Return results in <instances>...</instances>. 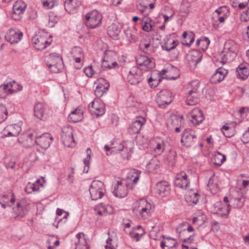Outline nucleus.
Segmentation results:
<instances>
[{"mask_svg": "<svg viewBox=\"0 0 249 249\" xmlns=\"http://www.w3.org/2000/svg\"><path fill=\"white\" fill-rule=\"evenodd\" d=\"M154 206L145 199L135 201L132 205L133 213L139 218L147 219L151 216L154 211Z\"/></svg>", "mask_w": 249, "mask_h": 249, "instance_id": "nucleus-1", "label": "nucleus"}, {"mask_svg": "<svg viewBox=\"0 0 249 249\" xmlns=\"http://www.w3.org/2000/svg\"><path fill=\"white\" fill-rule=\"evenodd\" d=\"M134 147V143L131 141H127L122 143L114 141L111 142V145H106L105 149L107 155H109L112 153H117L118 152L123 151L124 152V158L129 159L131 156Z\"/></svg>", "mask_w": 249, "mask_h": 249, "instance_id": "nucleus-2", "label": "nucleus"}, {"mask_svg": "<svg viewBox=\"0 0 249 249\" xmlns=\"http://www.w3.org/2000/svg\"><path fill=\"white\" fill-rule=\"evenodd\" d=\"M173 70L163 69L161 71H152L151 76L148 79V82L151 88L157 87L161 79H175L177 77L171 75Z\"/></svg>", "mask_w": 249, "mask_h": 249, "instance_id": "nucleus-3", "label": "nucleus"}, {"mask_svg": "<svg viewBox=\"0 0 249 249\" xmlns=\"http://www.w3.org/2000/svg\"><path fill=\"white\" fill-rule=\"evenodd\" d=\"M46 65L50 70L54 73L60 72L63 68L62 57L56 53H52L45 58Z\"/></svg>", "mask_w": 249, "mask_h": 249, "instance_id": "nucleus-4", "label": "nucleus"}, {"mask_svg": "<svg viewBox=\"0 0 249 249\" xmlns=\"http://www.w3.org/2000/svg\"><path fill=\"white\" fill-rule=\"evenodd\" d=\"M237 52V45L232 40H229L226 42L224 45V49L223 52V57L221 62L224 64L228 61H231L236 56Z\"/></svg>", "mask_w": 249, "mask_h": 249, "instance_id": "nucleus-5", "label": "nucleus"}, {"mask_svg": "<svg viewBox=\"0 0 249 249\" xmlns=\"http://www.w3.org/2000/svg\"><path fill=\"white\" fill-rule=\"evenodd\" d=\"M103 16L101 13L94 10L85 16L86 24L88 27L94 29L99 27L102 23Z\"/></svg>", "mask_w": 249, "mask_h": 249, "instance_id": "nucleus-6", "label": "nucleus"}, {"mask_svg": "<svg viewBox=\"0 0 249 249\" xmlns=\"http://www.w3.org/2000/svg\"><path fill=\"white\" fill-rule=\"evenodd\" d=\"M30 209V205L25 200L18 201L16 207L13 208L14 218L15 220H20L26 216Z\"/></svg>", "mask_w": 249, "mask_h": 249, "instance_id": "nucleus-7", "label": "nucleus"}, {"mask_svg": "<svg viewBox=\"0 0 249 249\" xmlns=\"http://www.w3.org/2000/svg\"><path fill=\"white\" fill-rule=\"evenodd\" d=\"M89 191L92 200H96L101 198L106 192L104 183L99 180H93L90 185Z\"/></svg>", "mask_w": 249, "mask_h": 249, "instance_id": "nucleus-8", "label": "nucleus"}, {"mask_svg": "<svg viewBox=\"0 0 249 249\" xmlns=\"http://www.w3.org/2000/svg\"><path fill=\"white\" fill-rule=\"evenodd\" d=\"M230 205L227 197H225L223 202H217L213 205L211 209L214 214H217L221 217H227L230 212Z\"/></svg>", "mask_w": 249, "mask_h": 249, "instance_id": "nucleus-9", "label": "nucleus"}, {"mask_svg": "<svg viewBox=\"0 0 249 249\" xmlns=\"http://www.w3.org/2000/svg\"><path fill=\"white\" fill-rule=\"evenodd\" d=\"M48 35L43 32H39L32 39V44L35 49L42 50L50 45L48 40Z\"/></svg>", "mask_w": 249, "mask_h": 249, "instance_id": "nucleus-10", "label": "nucleus"}, {"mask_svg": "<svg viewBox=\"0 0 249 249\" xmlns=\"http://www.w3.org/2000/svg\"><path fill=\"white\" fill-rule=\"evenodd\" d=\"M183 125V116L182 115L172 114L167 121V126L170 131L174 130L176 132H179Z\"/></svg>", "mask_w": 249, "mask_h": 249, "instance_id": "nucleus-11", "label": "nucleus"}, {"mask_svg": "<svg viewBox=\"0 0 249 249\" xmlns=\"http://www.w3.org/2000/svg\"><path fill=\"white\" fill-rule=\"evenodd\" d=\"M73 130L69 125L64 126L62 128L61 139L63 143L67 147H73L75 145L73 138Z\"/></svg>", "mask_w": 249, "mask_h": 249, "instance_id": "nucleus-12", "label": "nucleus"}, {"mask_svg": "<svg viewBox=\"0 0 249 249\" xmlns=\"http://www.w3.org/2000/svg\"><path fill=\"white\" fill-rule=\"evenodd\" d=\"M172 93L168 90L164 89L160 91L157 95L156 102L160 108H165L172 101Z\"/></svg>", "mask_w": 249, "mask_h": 249, "instance_id": "nucleus-13", "label": "nucleus"}, {"mask_svg": "<svg viewBox=\"0 0 249 249\" xmlns=\"http://www.w3.org/2000/svg\"><path fill=\"white\" fill-rule=\"evenodd\" d=\"M197 139L196 131L190 128L185 129L182 134L181 143L186 147L194 145Z\"/></svg>", "mask_w": 249, "mask_h": 249, "instance_id": "nucleus-14", "label": "nucleus"}, {"mask_svg": "<svg viewBox=\"0 0 249 249\" xmlns=\"http://www.w3.org/2000/svg\"><path fill=\"white\" fill-rule=\"evenodd\" d=\"M229 12L226 7H221L213 14L212 24L214 28H217L219 23H223L228 16Z\"/></svg>", "mask_w": 249, "mask_h": 249, "instance_id": "nucleus-15", "label": "nucleus"}, {"mask_svg": "<svg viewBox=\"0 0 249 249\" xmlns=\"http://www.w3.org/2000/svg\"><path fill=\"white\" fill-rule=\"evenodd\" d=\"M26 4L22 0L16 1L13 5V10L11 13V18L16 20H20L26 8Z\"/></svg>", "mask_w": 249, "mask_h": 249, "instance_id": "nucleus-16", "label": "nucleus"}, {"mask_svg": "<svg viewBox=\"0 0 249 249\" xmlns=\"http://www.w3.org/2000/svg\"><path fill=\"white\" fill-rule=\"evenodd\" d=\"M117 54L115 52L107 51L104 57L102 67L104 68L111 69L118 67V64L116 61Z\"/></svg>", "mask_w": 249, "mask_h": 249, "instance_id": "nucleus-17", "label": "nucleus"}, {"mask_svg": "<svg viewBox=\"0 0 249 249\" xmlns=\"http://www.w3.org/2000/svg\"><path fill=\"white\" fill-rule=\"evenodd\" d=\"M89 112L92 115L101 116L105 113V107L104 103L100 99H94L89 106Z\"/></svg>", "mask_w": 249, "mask_h": 249, "instance_id": "nucleus-18", "label": "nucleus"}, {"mask_svg": "<svg viewBox=\"0 0 249 249\" xmlns=\"http://www.w3.org/2000/svg\"><path fill=\"white\" fill-rule=\"evenodd\" d=\"M36 133L35 132H27L22 133L18 138V142L23 146L31 147L36 143Z\"/></svg>", "mask_w": 249, "mask_h": 249, "instance_id": "nucleus-19", "label": "nucleus"}, {"mask_svg": "<svg viewBox=\"0 0 249 249\" xmlns=\"http://www.w3.org/2000/svg\"><path fill=\"white\" fill-rule=\"evenodd\" d=\"M111 191L116 197L124 198L127 196L128 193L126 184L121 181H117L113 183Z\"/></svg>", "mask_w": 249, "mask_h": 249, "instance_id": "nucleus-20", "label": "nucleus"}, {"mask_svg": "<svg viewBox=\"0 0 249 249\" xmlns=\"http://www.w3.org/2000/svg\"><path fill=\"white\" fill-rule=\"evenodd\" d=\"M143 79L142 71L137 67H134L131 69L127 77L128 82L132 85L138 84Z\"/></svg>", "mask_w": 249, "mask_h": 249, "instance_id": "nucleus-21", "label": "nucleus"}, {"mask_svg": "<svg viewBox=\"0 0 249 249\" xmlns=\"http://www.w3.org/2000/svg\"><path fill=\"white\" fill-rule=\"evenodd\" d=\"M73 61H74V67L76 69H80L83 66L84 55L83 51L81 48L75 47L73 48L71 52Z\"/></svg>", "mask_w": 249, "mask_h": 249, "instance_id": "nucleus-22", "label": "nucleus"}, {"mask_svg": "<svg viewBox=\"0 0 249 249\" xmlns=\"http://www.w3.org/2000/svg\"><path fill=\"white\" fill-rule=\"evenodd\" d=\"M96 85L94 90L95 95L98 98L102 97L108 91L110 87L108 82L103 78H99L95 82Z\"/></svg>", "mask_w": 249, "mask_h": 249, "instance_id": "nucleus-23", "label": "nucleus"}, {"mask_svg": "<svg viewBox=\"0 0 249 249\" xmlns=\"http://www.w3.org/2000/svg\"><path fill=\"white\" fill-rule=\"evenodd\" d=\"M202 57V53L199 51L193 50L190 52L186 56V60L190 68L194 69L201 61Z\"/></svg>", "mask_w": 249, "mask_h": 249, "instance_id": "nucleus-24", "label": "nucleus"}, {"mask_svg": "<svg viewBox=\"0 0 249 249\" xmlns=\"http://www.w3.org/2000/svg\"><path fill=\"white\" fill-rule=\"evenodd\" d=\"M136 62L140 68L139 69L148 70L155 66L154 60L146 55H139L136 58Z\"/></svg>", "mask_w": 249, "mask_h": 249, "instance_id": "nucleus-25", "label": "nucleus"}, {"mask_svg": "<svg viewBox=\"0 0 249 249\" xmlns=\"http://www.w3.org/2000/svg\"><path fill=\"white\" fill-rule=\"evenodd\" d=\"M178 44L179 41L177 35L173 33L165 36L162 47L163 49L170 51L174 49Z\"/></svg>", "mask_w": 249, "mask_h": 249, "instance_id": "nucleus-26", "label": "nucleus"}, {"mask_svg": "<svg viewBox=\"0 0 249 249\" xmlns=\"http://www.w3.org/2000/svg\"><path fill=\"white\" fill-rule=\"evenodd\" d=\"M177 231L178 233L179 237L180 240L184 242H191L193 240L192 235H189V237L184 238V233H188L189 232L194 231V228L191 225L185 223L180 225L177 229Z\"/></svg>", "mask_w": 249, "mask_h": 249, "instance_id": "nucleus-27", "label": "nucleus"}, {"mask_svg": "<svg viewBox=\"0 0 249 249\" xmlns=\"http://www.w3.org/2000/svg\"><path fill=\"white\" fill-rule=\"evenodd\" d=\"M23 36L22 32L15 29H10L6 33L5 40L11 44H15L18 42Z\"/></svg>", "mask_w": 249, "mask_h": 249, "instance_id": "nucleus-28", "label": "nucleus"}, {"mask_svg": "<svg viewBox=\"0 0 249 249\" xmlns=\"http://www.w3.org/2000/svg\"><path fill=\"white\" fill-rule=\"evenodd\" d=\"M189 183L190 182L185 172L181 171L176 175L174 180V184L176 186L181 189H186Z\"/></svg>", "mask_w": 249, "mask_h": 249, "instance_id": "nucleus-29", "label": "nucleus"}, {"mask_svg": "<svg viewBox=\"0 0 249 249\" xmlns=\"http://www.w3.org/2000/svg\"><path fill=\"white\" fill-rule=\"evenodd\" d=\"M53 137L50 133H44L41 136H36V143L42 149H46L50 146Z\"/></svg>", "mask_w": 249, "mask_h": 249, "instance_id": "nucleus-30", "label": "nucleus"}, {"mask_svg": "<svg viewBox=\"0 0 249 249\" xmlns=\"http://www.w3.org/2000/svg\"><path fill=\"white\" fill-rule=\"evenodd\" d=\"M146 119L144 117L138 116L133 121L128 128V132L130 134H137L140 132L142 127L145 123Z\"/></svg>", "mask_w": 249, "mask_h": 249, "instance_id": "nucleus-31", "label": "nucleus"}, {"mask_svg": "<svg viewBox=\"0 0 249 249\" xmlns=\"http://www.w3.org/2000/svg\"><path fill=\"white\" fill-rule=\"evenodd\" d=\"M77 241L75 242V249H89V239L88 236L82 232L76 235Z\"/></svg>", "mask_w": 249, "mask_h": 249, "instance_id": "nucleus-32", "label": "nucleus"}, {"mask_svg": "<svg viewBox=\"0 0 249 249\" xmlns=\"http://www.w3.org/2000/svg\"><path fill=\"white\" fill-rule=\"evenodd\" d=\"M94 210L100 215L112 214L115 212V209L111 205L103 203H100L96 205Z\"/></svg>", "mask_w": 249, "mask_h": 249, "instance_id": "nucleus-33", "label": "nucleus"}, {"mask_svg": "<svg viewBox=\"0 0 249 249\" xmlns=\"http://www.w3.org/2000/svg\"><path fill=\"white\" fill-rule=\"evenodd\" d=\"M188 116L191 118L192 123L195 125L201 123L204 119L202 111L198 108L192 109Z\"/></svg>", "mask_w": 249, "mask_h": 249, "instance_id": "nucleus-34", "label": "nucleus"}, {"mask_svg": "<svg viewBox=\"0 0 249 249\" xmlns=\"http://www.w3.org/2000/svg\"><path fill=\"white\" fill-rule=\"evenodd\" d=\"M237 77L241 79H247L249 76V65L247 63H241L236 68Z\"/></svg>", "mask_w": 249, "mask_h": 249, "instance_id": "nucleus-35", "label": "nucleus"}, {"mask_svg": "<svg viewBox=\"0 0 249 249\" xmlns=\"http://www.w3.org/2000/svg\"><path fill=\"white\" fill-rule=\"evenodd\" d=\"M83 109L78 107L72 111L68 116V120L70 122L77 123L82 121L83 119Z\"/></svg>", "mask_w": 249, "mask_h": 249, "instance_id": "nucleus-36", "label": "nucleus"}, {"mask_svg": "<svg viewBox=\"0 0 249 249\" xmlns=\"http://www.w3.org/2000/svg\"><path fill=\"white\" fill-rule=\"evenodd\" d=\"M156 190L157 193H158L159 196L163 197L169 194L170 189L167 182L162 181L157 184Z\"/></svg>", "mask_w": 249, "mask_h": 249, "instance_id": "nucleus-37", "label": "nucleus"}, {"mask_svg": "<svg viewBox=\"0 0 249 249\" xmlns=\"http://www.w3.org/2000/svg\"><path fill=\"white\" fill-rule=\"evenodd\" d=\"M121 31V28L119 23H113L108 26L107 33L110 37L118 39Z\"/></svg>", "mask_w": 249, "mask_h": 249, "instance_id": "nucleus-38", "label": "nucleus"}, {"mask_svg": "<svg viewBox=\"0 0 249 249\" xmlns=\"http://www.w3.org/2000/svg\"><path fill=\"white\" fill-rule=\"evenodd\" d=\"M228 71L227 70L222 67H219L211 77V82L213 83L220 82L224 79Z\"/></svg>", "mask_w": 249, "mask_h": 249, "instance_id": "nucleus-39", "label": "nucleus"}, {"mask_svg": "<svg viewBox=\"0 0 249 249\" xmlns=\"http://www.w3.org/2000/svg\"><path fill=\"white\" fill-rule=\"evenodd\" d=\"M199 198L198 194L193 190L189 191L185 195V199L189 205L196 204Z\"/></svg>", "mask_w": 249, "mask_h": 249, "instance_id": "nucleus-40", "label": "nucleus"}, {"mask_svg": "<svg viewBox=\"0 0 249 249\" xmlns=\"http://www.w3.org/2000/svg\"><path fill=\"white\" fill-rule=\"evenodd\" d=\"M7 131V136L9 137H16L21 131V126L18 124H10L8 125L5 129Z\"/></svg>", "mask_w": 249, "mask_h": 249, "instance_id": "nucleus-41", "label": "nucleus"}, {"mask_svg": "<svg viewBox=\"0 0 249 249\" xmlns=\"http://www.w3.org/2000/svg\"><path fill=\"white\" fill-rule=\"evenodd\" d=\"M177 245V241L170 237L164 239L160 244L162 249H173L176 247Z\"/></svg>", "mask_w": 249, "mask_h": 249, "instance_id": "nucleus-42", "label": "nucleus"}, {"mask_svg": "<svg viewBox=\"0 0 249 249\" xmlns=\"http://www.w3.org/2000/svg\"><path fill=\"white\" fill-rule=\"evenodd\" d=\"M218 178L214 175L209 179L207 186L209 191L213 194H216L219 191Z\"/></svg>", "mask_w": 249, "mask_h": 249, "instance_id": "nucleus-43", "label": "nucleus"}, {"mask_svg": "<svg viewBox=\"0 0 249 249\" xmlns=\"http://www.w3.org/2000/svg\"><path fill=\"white\" fill-rule=\"evenodd\" d=\"M46 110L45 106L42 103H36L34 106V115L39 119L43 118Z\"/></svg>", "mask_w": 249, "mask_h": 249, "instance_id": "nucleus-44", "label": "nucleus"}, {"mask_svg": "<svg viewBox=\"0 0 249 249\" xmlns=\"http://www.w3.org/2000/svg\"><path fill=\"white\" fill-rule=\"evenodd\" d=\"M42 186V184L40 183V179H38L35 183H31L29 182L25 189V192L28 194L32 192L38 191L40 187Z\"/></svg>", "mask_w": 249, "mask_h": 249, "instance_id": "nucleus-45", "label": "nucleus"}, {"mask_svg": "<svg viewBox=\"0 0 249 249\" xmlns=\"http://www.w3.org/2000/svg\"><path fill=\"white\" fill-rule=\"evenodd\" d=\"M160 162L156 158L154 157L146 165V170L149 172L154 173L160 168Z\"/></svg>", "mask_w": 249, "mask_h": 249, "instance_id": "nucleus-46", "label": "nucleus"}, {"mask_svg": "<svg viewBox=\"0 0 249 249\" xmlns=\"http://www.w3.org/2000/svg\"><path fill=\"white\" fill-rule=\"evenodd\" d=\"M142 29L144 31L149 32L151 31L154 25L152 19L148 17L144 16L142 20Z\"/></svg>", "mask_w": 249, "mask_h": 249, "instance_id": "nucleus-47", "label": "nucleus"}, {"mask_svg": "<svg viewBox=\"0 0 249 249\" xmlns=\"http://www.w3.org/2000/svg\"><path fill=\"white\" fill-rule=\"evenodd\" d=\"M144 234V230L141 226H138L132 231L129 232L130 237L135 241H139L141 236Z\"/></svg>", "mask_w": 249, "mask_h": 249, "instance_id": "nucleus-48", "label": "nucleus"}, {"mask_svg": "<svg viewBox=\"0 0 249 249\" xmlns=\"http://www.w3.org/2000/svg\"><path fill=\"white\" fill-rule=\"evenodd\" d=\"M164 141L163 139L156 138L154 144V149L155 152L160 154L164 150Z\"/></svg>", "mask_w": 249, "mask_h": 249, "instance_id": "nucleus-49", "label": "nucleus"}, {"mask_svg": "<svg viewBox=\"0 0 249 249\" xmlns=\"http://www.w3.org/2000/svg\"><path fill=\"white\" fill-rule=\"evenodd\" d=\"M141 174V171L135 169H132L128 173L127 178L130 181H132L134 184H137L139 180Z\"/></svg>", "mask_w": 249, "mask_h": 249, "instance_id": "nucleus-50", "label": "nucleus"}, {"mask_svg": "<svg viewBox=\"0 0 249 249\" xmlns=\"http://www.w3.org/2000/svg\"><path fill=\"white\" fill-rule=\"evenodd\" d=\"M231 6L236 10L245 8L248 4L249 0H231Z\"/></svg>", "mask_w": 249, "mask_h": 249, "instance_id": "nucleus-51", "label": "nucleus"}, {"mask_svg": "<svg viewBox=\"0 0 249 249\" xmlns=\"http://www.w3.org/2000/svg\"><path fill=\"white\" fill-rule=\"evenodd\" d=\"M199 81L198 80H194L190 82L188 85V93H192L195 95H198V90L199 87Z\"/></svg>", "mask_w": 249, "mask_h": 249, "instance_id": "nucleus-52", "label": "nucleus"}, {"mask_svg": "<svg viewBox=\"0 0 249 249\" xmlns=\"http://www.w3.org/2000/svg\"><path fill=\"white\" fill-rule=\"evenodd\" d=\"M126 105L128 107H134L138 109L141 106V103L138 102L137 99L133 96H130L126 100Z\"/></svg>", "mask_w": 249, "mask_h": 249, "instance_id": "nucleus-53", "label": "nucleus"}, {"mask_svg": "<svg viewBox=\"0 0 249 249\" xmlns=\"http://www.w3.org/2000/svg\"><path fill=\"white\" fill-rule=\"evenodd\" d=\"M65 10L70 14L76 12L77 5L73 4V0H66L64 3Z\"/></svg>", "mask_w": 249, "mask_h": 249, "instance_id": "nucleus-54", "label": "nucleus"}, {"mask_svg": "<svg viewBox=\"0 0 249 249\" xmlns=\"http://www.w3.org/2000/svg\"><path fill=\"white\" fill-rule=\"evenodd\" d=\"M0 200L3 203H6L7 206H11L15 202L16 197L14 194H9L3 195Z\"/></svg>", "mask_w": 249, "mask_h": 249, "instance_id": "nucleus-55", "label": "nucleus"}, {"mask_svg": "<svg viewBox=\"0 0 249 249\" xmlns=\"http://www.w3.org/2000/svg\"><path fill=\"white\" fill-rule=\"evenodd\" d=\"M244 201V198L241 196L240 197L231 198L230 202L233 208H239L243 206Z\"/></svg>", "mask_w": 249, "mask_h": 249, "instance_id": "nucleus-56", "label": "nucleus"}, {"mask_svg": "<svg viewBox=\"0 0 249 249\" xmlns=\"http://www.w3.org/2000/svg\"><path fill=\"white\" fill-rule=\"evenodd\" d=\"M226 156L219 152H216L215 153L213 161L215 165L218 166H221L222 163L226 160Z\"/></svg>", "mask_w": 249, "mask_h": 249, "instance_id": "nucleus-57", "label": "nucleus"}, {"mask_svg": "<svg viewBox=\"0 0 249 249\" xmlns=\"http://www.w3.org/2000/svg\"><path fill=\"white\" fill-rule=\"evenodd\" d=\"M87 157L84 160V163L85 167L83 170V172L85 173H88L89 168L90 160L91 159V155H92V152L89 148H88L86 150Z\"/></svg>", "mask_w": 249, "mask_h": 249, "instance_id": "nucleus-58", "label": "nucleus"}, {"mask_svg": "<svg viewBox=\"0 0 249 249\" xmlns=\"http://www.w3.org/2000/svg\"><path fill=\"white\" fill-rule=\"evenodd\" d=\"M199 101L198 95L188 93L186 103L188 105L193 106L196 104Z\"/></svg>", "mask_w": 249, "mask_h": 249, "instance_id": "nucleus-59", "label": "nucleus"}, {"mask_svg": "<svg viewBox=\"0 0 249 249\" xmlns=\"http://www.w3.org/2000/svg\"><path fill=\"white\" fill-rule=\"evenodd\" d=\"M41 3L44 8L50 9L58 4V0H41Z\"/></svg>", "mask_w": 249, "mask_h": 249, "instance_id": "nucleus-60", "label": "nucleus"}, {"mask_svg": "<svg viewBox=\"0 0 249 249\" xmlns=\"http://www.w3.org/2000/svg\"><path fill=\"white\" fill-rule=\"evenodd\" d=\"M58 20L59 17L58 16L53 12L50 13L49 15L48 26L50 28L54 27Z\"/></svg>", "mask_w": 249, "mask_h": 249, "instance_id": "nucleus-61", "label": "nucleus"}, {"mask_svg": "<svg viewBox=\"0 0 249 249\" xmlns=\"http://www.w3.org/2000/svg\"><path fill=\"white\" fill-rule=\"evenodd\" d=\"M9 83L10 88L9 89L11 90L10 92L11 94L18 92L22 90V86L18 83L16 82L15 81H13Z\"/></svg>", "mask_w": 249, "mask_h": 249, "instance_id": "nucleus-62", "label": "nucleus"}, {"mask_svg": "<svg viewBox=\"0 0 249 249\" xmlns=\"http://www.w3.org/2000/svg\"><path fill=\"white\" fill-rule=\"evenodd\" d=\"M7 110L3 105H0V123L3 122L7 117Z\"/></svg>", "mask_w": 249, "mask_h": 249, "instance_id": "nucleus-63", "label": "nucleus"}, {"mask_svg": "<svg viewBox=\"0 0 249 249\" xmlns=\"http://www.w3.org/2000/svg\"><path fill=\"white\" fill-rule=\"evenodd\" d=\"M117 247V244L116 242L112 240L110 237H108L107 240L106 245L105 246L106 249H116Z\"/></svg>", "mask_w": 249, "mask_h": 249, "instance_id": "nucleus-64", "label": "nucleus"}]
</instances>
